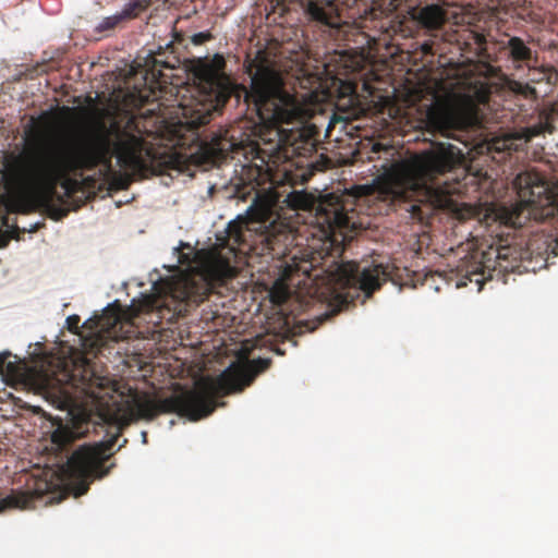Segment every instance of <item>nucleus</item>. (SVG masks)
<instances>
[{
  "label": "nucleus",
  "instance_id": "nucleus-1",
  "mask_svg": "<svg viewBox=\"0 0 558 558\" xmlns=\"http://www.w3.org/2000/svg\"><path fill=\"white\" fill-rule=\"evenodd\" d=\"M226 59L216 53L213 58L198 59L193 65L195 77L202 89L201 97L183 106V116L191 129L208 124L216 113L234 97L236 102L243 97L245 114L257 120V136L266 148L256 147L257 166L250 180L256 181L266 172H276L274 181L294 185L306 182L313 174V162L307 158L316 151L319 131L315 125H302L286 130L281 124H290L300 117L294 98L282 89L281 78L268 66H259L251 76L250 87L234 84L226 73Z\"/></svg>",
  "mask_w": 558,
  "mask_h": 558
},
{
  "label": "nucleus",
  "instance_id": "nucleus-2",
  "mask_svg": "<svg viewBox=\"0 0 558 558\" xmlns=\"http://www.w3.org/2000/svg\"><path fill=\"white\" fill-rule=\"evenodd\" d=\"M134 119L125 126L113 120L108 126L99 123L93 131L72 142H48L36 137L26 149L11 155L4 163L7 193L0 196V204L8 211L32 214L49 211L53 219H61L66 210L54 207L53 198L59 184L70 183V175L104 167V177L109 190L129 187L131 177L112 168V158L133 174L145 177L153 171V155L145 147L144 140L132 133Z\"/></svg>",
  "mask_w": 558,
  "mask_h": 558
},
{
  "label": "nucleus",
  "instance_id": "nucleus-3",
  "mask_svg": "<svg viewBox=\"0 0 558 558\" xmlns=\"http://www.w3.org/2000/svg\"><path fill=\"white\" fill-rule=\"evenodd\" d=\"M464 162L463 151L451 143H432L426 149L390 168L377 183L353 186L342 195L323 196L316 206L315 218L326 236L356 229L354 205L380 201L389 206L409 204L408 211L422 219V204L436 208L449 205L457 187L440 179Z\"/></svg>",
  "mask_w": 558,
  "mask_h": 558
},
{
  "label": "nucleus",
  "instance_id": "nucleus-4",
  "mask_svg": "<svg viewBox=\"0 0 558 558\" xmlns=\"http://www.w3.org/2000/svg\"><path fill=\"white\" fill-rule=\"evenodd\" d=\"M270 364V359H253L246 365L229 367L216 381L204 380L195 389L184 390L163 399L130 390L128 396L121 395L119 399L107 403V414L119 426H128L137 420L150 421L160 414L169 413L198 421L215 411L218 397L242 391Z\"/></svg>",
  "mask_w": 558,
  "mask_h": 558
},
{
  "label": "nucleus",
  "instance_id": "nucleus-5",
  "mask_svg": "<svg viewBox=\"0 0 558 558\" xmlns=\"http://www.w3.org/2000/svg\"><path fill=\"white\" fill-rule=\"evenodd\" d=\"M281 197L275 187L255 193L246 216L230 222L227 228L231 251L236 247L241 253L268 254L272 258L286 255L291 241V228L279 214L282 208L280 204L303 208L306 206V198L296 192L289 193L283 199Z\"/></svg>",
  "mask_w": 558,
  "mask_h": 558
},
{
  "label": "nucleus",
  "instance_id": "nucleus-6",
  "mask_svg": "<svg viewBox=\"0 0 558 558\" xmlns=\"http://www.w3.org/2000/svg\"><path fill=\"white\" fill-rule=\"evenodd\" d=\"M180 59L174 56L172 44L165 51H149L146 57H137L125 81V88L117 93V100L128 110L141 109L159 101L169 93L172 95L171 75L163 70H174Z\"/></svg>",
  "mask_w": 558,
  "mask_h": 558
},
{
  "label": "nucleus",
  "instance_id": "nucleus-7",
  "mask_svg": "<svg viewBox=\"0 0 558 558\" xmlns=\"http://www.w3.org/2000/svg\"><path fill=\"white\" fill-rule=\"evenodd\" d=\"M520 202L513 206L493 207L485 216L488 226L496 222L520 229L530 220L545 221L558 211V198L547 182L537 173H520L514 179Z\"/></svg>",
  "mask_w": 558,
  "mask_h": 558
},
{
  "label": "nucleus",
  "instance_id": "nucleus-8",
  "mask_svg": "<svg viewBox=\"0 0 558 558\" xmlns=\"http://www.w3.org/2000/svg\"><path fill=\"white\" fill-rule=\"evenodd\" d=\"M236 269L228 257L211 251L204 254L198 274H183L167 282V293L186 305H198L227 279L233 278Z\"/></svg>",
  "mask_w": 558,
  "mask_h": 558
},
{
  "label": "nucleus",
  "instance_id": "nucleus-9",
  "mask_svg": "<svg viewBox=\"0 0 558 558\" xmlns=\"http://www.w3.org/2000/svg\"><path fill=\"white\" fill-rule=\"evenodd\" d=\"M393 267L389 264H375L361 268L357 264L348 262L337 265L328 274V284L331 293L341 305H350L359 298L360 292L371 296L383 283L392 277Z\"/></svg>",
  "mask_w": 558,
  "mask_h": 558
},
{
  "label": "nucleus",
  "instance_id": "nucleus-10",
  "mask_svg": "<svg viewBox=\"0 0 558 558\" xmlns=\"http://www.w3.org/2000/svg\"><path fill=\"white\" fill-rule=\"evenodd\" d=\"M118 437L119 434L106 441L85 444L70 456L63 466V473L76 497L86 494L94 480L109 474L113 464L105 466V462L110 458L111 454L108 452L116 445Z\"/></svg>",
  "mask_w": 558,
  "mask_h": 558
},
{
  "label": "nucleus",
  "instance_id": "nucleus-11",
  "mask_svg": "<svg viewBox=\"0 0 558 558\" xmlns=\"http://www.w3.org/2000/svg\"><path fill=\"white\" fill-rule=\"evenodd\" d=\"M122 318L119 313L104 314L96 320H86L82 328L89 329L86 335H81V345L85 355L97 356L111 343L126 338L122 331Z\"/></svg>",
  "mask_w": 558,
  "mask_h": 558
},
{
  "label": "nucleus",
  "instance_id": "nucleus-12",
  "mask_svg": "<svg viewBox=\"0 0 558 558\" xmlns=\"http://www.w3.org/2000/svg\"><path fill=\"white\" fill-rule=\"evenodd\" d=\"M299 3L308 22L320 26L338 28L341 25V14L335 0H270L267 17L278 14L280 19L290 11L291 3Z\"/></svg>",
  "mask_w": 558,
  "mask_h": 558
},
{
  "label": "nucleus",
  "instance_id": "nucleus-13",
  "mask_svg": "<svg viewBox=\"0 0 558 558\" xmlns=\"http://www.w3.org/2000/svg\"><path fill=\"white\" fill-rule=\"evenodd\" d=\"M496 258L499 260L517 259L535 260L541 263L539 267L548 263L550 256H558V239L551 234L534 233L526 242L524 250L517 252L510 246H499L495 250Z\"/></svg>",
  "mask_w": 558,
  "mask_h": 558
},
{
  "label": "nucleus",
  "instance_id": "nucleus-14",
  "mask_svg": "<svg viewBox=\"0 0 558 558\" xmlns=\"http://www.w3.org/2000/svg\"><path fill=\"white\" fill-rule=\"evenodd\" d=\"M64 377L74 389L95 401L104 399L108 392L102 395V391L110 389L112 384L109 377L98 375L94 371L87 357L84 359L82 365L75 366L70 373H65Z\"/></svg>",
  "mask_w": 558,
  "mask_h": 558
},
{
  "label": "nucleus",
  "instance_id": "nucleus-15",
  "mask_svg": "<svg viewBox=\"0 0 558 558\" xmlns=\"http://www.w3.org/2000/svg\"><path fill=\"white\" fill-rule=\"evenodd\" d=\"M53 430L51 432V442L62 450L78 438L88 433L89 421L74 416L71 412L66 413L65 418L56 416L51 420Z\"/></svg>",
  "mask_w": 558,
  "mask_h": 558
},
{
  "label": "nucleus",
  "instance_id": "nucleus-16",
  "mask_svg": "<svg viewBox=\"0 0 558 558\" xmlns=\"http://www.w3.org/2000/svg\"><path fill=\"white\" fill-rule=\"evenodd\" d=\"M41 497L39 490L12 489L8 495L0 497V512L5 510H25L35 507V501Z\"/></svg>",
  "mask_w": 558,
  "mask_h": 558
},
{
  "label": "nucleus",
  "instance_id": "nucleus-17",
  "mask_svg": "<svg viewBox=\"0 0 558 558\" xmlns=\"http://www.w3.org/2000/svg\"><path fill=\"white\" fill-rule=\"evenodd\" d=\"M416 20L426 28L437 29L446 21V12L437 4L426 5L418 11Z\"/></svg>",
  "mask_w": 558,
  "mask_h": 558
},
{
  "label": "nucleus",
  "instance_id": "nucleus-18",
  "mask_svg": "<svg viewBox=\"0 0 558 558\" xmlns=\"http://www.w3.org/2000/svg\"><path fill=\"white\" fill-rule=\"evenodd\" d=\"M506 48L509 50V57L513 62L524 63L526 65L534 59L532 49L525 44V41L518 37L512 36L508 39Z\"/></svg>",
  "mask_w": 558,
  "mask_h": 558
},
{
  "label": "nucleus",
  "instance_id": "nucleus-19",
  "mask_svg": "<svg viewBox=\"0 0 558 558\" xmlns=\"http://www.w3.org/2000/svg\"><path fill=\"white\" fill-rule=\"evenodd\" d=\"M229 131L226 130L219 134H214L208 143V148L211 154L219 157H227L229 153L233 151L239 145L233 136L231 138L228 137Z\"/></svg>",
  "mask_w": 558,
  "mask_h": 558
},
{
  "label": "nucleus",
  "instance_id": "nucleus-20",
  "mask_svg": "<svg viewBox=\"0 0 558 558\" xmlns=\"http://www.w3.org/2000/svg\"><path fill=\"white\" fill-rule=\"evenodd\" d=\"M32 376L35 385L41 390H52L60 387L62 379L58 378L57 374L50 373L48 369L41 367L40 369H33Z\"/></svg>",
  "mask_w": 558,
  "mask_h": 558
},
{
  "label": "nucleus",
  "instance_id": "nucleus-21",
  "mask_svg": "<svg viewBox=\"0 0 558 558\" xmlns=\"http://www.w3.org/2000/svg\"><path fill=\"white\" fill-rule=\"evenodd\" d=\"M537 134L538 133L534 130L523 129L522 131L515 133V135L512 137L498 140L494 143V147L496 150H512L513 140H523L524 143H527Z\"/></svg>",
  "mask_w": 558,
  "mask_h": 558
},
{
  "label": "nucleus",
  "instance_id": "nucleus-22",
  "mask_svg": "<svg viewBox=\"0 0 558 558\" xmlns=\"http://www.w3.org/2000/svg\"><path fill=\"white\" fill-rule=\"evenodd\" d=\"M150 0H131L120 12L123 20L137 17L142 12L148 9Z\"/></svg>",
  "mask_w": 558,
  "mask_h": 558
},
{
  "label": "nucleus",
  "instance_id": "nucleus-23",
  "mask_svg": "<svg viewBox=\"0 0 558 558\" xmlns=\"http://www.w3.org/2000/svg\"><path fill=\"white\" fill-rule=\"evenodd\" d=\"M123 20L120 13L104 17L95 27V32L101 34L116 28Z\"/></svg>",
  "mask_w": 558,
  "mask_h": 558
},
{
  "label": "nucleus",
  "instance_id": "nucleus-24",
  "mask_svg": "<svg viewBox=\"0 0 558 558\" xmlns=\"http://www.w3.org/2000/svg\"><path fill=\"white\" fill-rule=\"evenodd\" d=\"M214 38L213 34L208 31L206 32H201V33H196L194 35H192L191 37V41L196 45V46H199V45H203L209 40H211Z\"/></svg>",
  "mask_w": 558,
  "mask_h": 558
},
{
  "label": "nucleus",
  "instance_id": "nucleus-25",
  "mask_svg": "<svg viewBox=\"0 0 558 558\" xmlns=\"http://www.w3.org/2000/svg\"><path fill=\"white\" fill-rule=\"evenodd\" d=\"M81 318L78 315H71L66 318V327L70 331L78 333Z\"/></svg>",
  "mask_w": 558,
  "mask_h": 558
},
{
  "label": "nucleus",
  "instance_id": "nucleus-26",
  "mask_svg": "<svg viewBox=\"0 0 558 558\" xmlns=\"http://www.w3.org/2000/svg\"><path fill=\"white\" fill-rule=\"evenodd\" d=\"M77 110L78 108L62 106L59 108V113L64 117H70L73 116Z\"/></svg>",
  "mask_w": 558,
  "mask_h": 558
},
{
  "label": "nucleus",
  "instance_id": "nucleus-27",
  "mask_svg": "<svg viewBox=\"0 0 558 558\" xmlns=\"http://www.w3.org/2000/svg\"><path fill=\"white\" fill-rule=\"evenodd\" d=\"M153 307H155V301L148 296L143 301V304L141 305V311H149Z\"/></svg>",
  "mask_w": 558,
  "mask_h": 558
},
{
  "label": "nucleus",
  "instance_id": "nucleus-28",
  "mask_svg": "<svg viewBox=\"0 0 558 558\" xmlns=\"http://www.w3.org/2000/svg\"><path fill=\"white\" fill-rule=\"evenodd\" d=\"M9 241H10L9 236H7L4 234H0V248L5 247L9 244Z\"/></svg>",
  "mask_w": 558,
  "mask_h": 558
},
{
  "label": "nucleus",
  "instance_id": "nucleus-29",
  "mask_svg": "<svg viewBox=\"0 0 558 558\" xmlns=\"http://www.w3.org/2000/svg\"><path fill=\"white\" fill-rule=\"evenodd\" d=\"M11 354L9 352H2L0 353V368L3 367L7 359L10 356Z\"/></svg>",
  "mask_w": 558,
  "mask_h": 558
},
{
  "label": "nucleus",
  "instance_id": "nucleus-30",
  "mask_svg": "<svg viewBox=\"0 0 558 558\" xmlns=\"http://www.w3.org/2000/svg\"><path fill=\"white\" fill-rule=\"evenodd\" d=\"M380 149H381V144H378V143L374 144V146H373L374 151H379Z\"/></svg>",
  "mask_w": 558,
  "mask_h": 558
},
{
  "label": "nucleus",
  "instance_id": "nucleus-31",
  "mask_svg": "<svg viewBox=\"0 0 558 558\" xmlns=\"http://www.w3.org/2000/svg\"><path fill=\"white\" fill-rule=\"evenodd\" d=\"M477 41H478L480 44H482L483 41H485V39H484V35H480V36H478V38H477Z\"/></svg>",
  "mask_w": 558,
  "mask_h": 558
},
{
  "label": "nucleus",
  "instance_id": "nucleus-32",
  "mask_svg": "<svg viewBox=\"0 0 558 558\" xmlns=\"http://www.w3.org/2000/svg\"><path fill=\"white\" fill-rule=\"evenodd\" d=\"M7 367H8V369H10V371H11V369H13V367H14V366H13V364H12L11 362H9V363H8V365H7Z\"/></svg>",
  "mask_w": 558,
  "mask_h": 558
},
{
  "label": "nucleus",
  "instance_id": "nucleus-33",
  "mask_svg": "<svg viewBox=\"0 0 558 558\" xmlns=\"http://www.w3.org/2000/svg\"><path fill=\"white\" fill-rule=\"evenodd\" d=\"M357 0H352L353 3H355Z\"/></svg>",
  "mask_w": 558,
  "mask_h": 558
}]
</instances>
